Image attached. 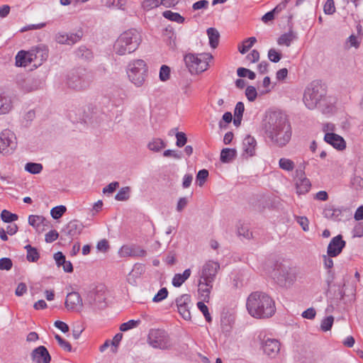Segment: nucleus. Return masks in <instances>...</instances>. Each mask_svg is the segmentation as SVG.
<instances>
[{
  "label": "nucleus",
  "instance_id": "nucleus-1",
  "mask_svg": "<svg viewBox=\"0 0 363 363\" xmlns=\"http://www.w3.org/2000/svg\"><path fill=\"white\" fill-rule=\"evenodd\" d=\"M264 132L271 144L279 147L286 146L292 135L291 127L286 116L280 111H274L269 114Z\"/></svg>",
  "mask_w": 363,
  "mask_h": 363
},
{
  "label": "nucleus",
  "instance_id": "nucleus-2",
  "mask_svg": "<svg viewBox=\"0 0 363 363\" xmlns=\"http://www.w3.org/2000/svg\"><path fill=\"white\" fill-rule=\"evenodd\" d=\"M246 307L249 314L255 318H268L276 311L274 300L265 293L259 291L248 296Z\"/></svg>",
  "mask_w": 363,
  "mask_h": 363
},
{
  "label": "nucleus",
  "instance_id": "nucleus-3",
  "mask_svg": "<svg viewBox=\"0 0 363 363\" xmlns=\"http://www.w3.org/2000/svg\"><path fill=\"white\" fill-rule=\"evenodd\" d=\"M142 42L140 33L136 29H129L121 33L116 40L113 48L118 55H125L135 52Z\"/></svg>",
  "mask_w": 363,
  "mask_h": 363
},
{
  "label": "nucleus",
  "instance_id": "nucleus-4",
  "mask_svg": "<svg viewBox=\"0 0 363 363\" xmlns=\"http://www.w3.org/2000/svg\"><path fill=\"white\" fill-rule=\"evenodd\" d=\"M126 73L129 81L136 87L144 85L148 74L147 63L141 59L130 61L126 68Z\"/></svg>",
  "mask_w": 363,
  "mask_h": 363
},
{
  "label": "nucleus",
  "instance_id": "nucleus-5",
  "mask_svg": "<svg viewBox=\"0 0 363 363\" xmlns=\"http://www.w3.org/2000/svg\"><path fill=\"white\" fill-rule=\"evenodd\" d=\"M212 59L213 56L210 53H189L184 56V60L189 72L191 74H198L208 69Z\"/></svg>",
  "mask_w": 363,
  "mask_h": 363
},
{
  "label": "nucleus",
  "instance_id": "nucleus-6",
  "mask_svg": "<svg viewBox=\"0 0 363 363\" xmlns=\"http://www.w3.org/2000/svg\"><path fill=\"white\" fill-rule=\"evenodd\" d=\"M93 79L94 76L90 71L84 68H78L69 73L67 84L71 89L83 90L89 87Z\"/></svg>",
  "mask_w": 363,
  "mask_h": 363
},
{
  "label": "nucleus",
  "instance_id": "nucleus-7",
  "mask_svg": "<svg viewBox=\"0 0 363 363\" xmlns=\"http://www.w3.org/2000/svg\"><path fill=\"white\" fill-rule=\"evenodd\" d=\"M272 278L281 286L289 287L296 280L295 269L281 263H277L271 272Z\"/></svg>",
  "mask_w": 363,
  "mask_h": 363
},
{
  "label": "nucleus",
  "instance_id": "nucleus-8",
  "mask_svg": "<svg viewBox=\"0 0 363 363\" xmlns=\"http://www.w3.org/2000/svg\"><path fill=\"white\" fill-rule=\"evenodd\" d=\"M324 96L325 91L321 84L318 82H313L306 89L303 101L308 109L313 110Z\"/></svg>",
  "mask_w": 363,
  "mask_h": 363
},
{
  "label": "nucleus",
  "instance_id": "nucleus-9",
  "mask_svg": "<svg viewBox=\"0 0 363 363\" xmlns=\"http://www.w3.org/2000/svg\"><path fill=\"white\" fill-rule=\"evenodd\" d=\"M17 147V140L13 132L9 129L0 133V154L8 156L14 152Z\"/></svg>",
  "mask_w": 363,
  "mask_h": 363
},
{
  "label": "nucleus",
  "instance_id": "nucleus-10",
  "mask_svg": "<svg viewBox=\"0 0 363 363\" xmlns=\"http://www.w3.org/2000/svg\"><path fill=\"white\" fill-rule=\"evenodd\" d=\"M147 342L151 347L155 349L166 350L170 346L167 333L160 329L150 330Z\"/></svg>",
  "mask_w": 363,
  "mask_h": 363
},
{
  "label": "nucleus",
  "instance_id": "nucleus-11",
  "mask_svg": "<svg viewBox=\"0 0 363 363\" xmlns=\"http://www.w3.org/2000/svg\"><path fill=\"white\" fill-rule=\"evenodd\" d=\"M219 269L220 264L218 262L208 261L203 265L199 277L208 282H214Z\"/></svg>",
  "mask_w": 363,
  "mask_h": 363
},
{
  "label": "nucleus",
  "instance_id": "nucleus-12",
  "mask_svg": "<svg viewBox=\"0 0 363 363\" xmlns=\"http://www.w3.org/2000/svg\"><path fill=\"white\" fill-rule=\"evenodd\" d=\"M30 53L32 62L34 63L35 67L41 65L48 57V49L43 45L31 48Z\"/></svg>",
  "mask_w": 363,
  "mask_h": 363
},
{
  "label": "nucleus",
  "instance_id": "nucleus-13",
  "mask_svg": "<svg viewBox=\"0 0 363 363\" xmlns=\"http://www.w3.org/2000/svg\"><path fill=\"white\" fill-rule=\"evenodd\" d=\"M146 255L147 252L145 250L135 245H123L118 250V255L120 257H145Z\"/></svg>",
  "mask_w": 363,
  "mask_h": 363
},
{
  "label": "nucleus",
  "instance_id": "nucleus-14",
  "mask_svg": "<svg viewBox=\"0 0 363 363\" xmlns=\"http://www.w3.org/2000/svg\"><path fill=\"white\" fill-rule=\"evenodd\" d=\"M176 303L178 312L182 317L186 320L191 319V313L189 305L191 303V296L189 294H183L176 299Z\"/></svg>",
  "mask_w": 363,
  "mask_h": 363
},
{
  "label": "nucleus",
  "instance_id": "nucleus-15",
  "mask_svg": "<svg viewBox=\"0 0 363 363\" xmlns=\"http://www.w3.org/2000/svg\"><path fill=\"white\" fill-rule=\"evenodd\" d=\"M345 244L346 242L342 240L341 235L333 238L328 246V256L337 257L339 255L345 247Z\"/></svg>",
  "mask_w": 363,
  "mask_h": 363
},
{
  "label": "nucleus",
  "instance_id": "nucleus-16",
  "mask_svg": "<svg viewBox=\"0 0 363 363\" xmlns=\"http://www.w3.org/2000/svg\"><path fill=\"white\" fill-rule=\"evenodd\" d=\"M264 353L269 357H275L280 351V342L273 338H267L262 343Z\"/></svg>",
  "mask_w": 363,
  "mask_h": 363
},
{
  "label": "nucleus",
  "instance_id": "nucleus-17",
  "mask_svg": "<svg viewBox=\"0 0 363 363\" xmlns=\"http://www.w3.org/2000/svg\"><path fill=\"white\" fill-rule=\"evenodd\" d=\"M82 299L77 292H71L67 295L65 307L69 311H80L82 309Z\"/></svg>",
  "mask_w": 363,
  "mask_h": 363
},
{
  "label": "nucleus",
  "instance_id": "nucleus-18",
  "mask_svg": "<svg viewBox=\"0 0 363 363\" xmlns=\"http://www.w3.org/2000/svg\"><path fill=\"white\" fill-rule=\"evenodd\" d=\"M325 141L338 150L346 147V143L342 137L333 133H326L324 136Z\"/></svg>",
  "mask_w": 363,
  "mask_h": 363
},
{
  "label": "nucleus",
  "instance_id": "nucleus-19",
  "mask_svg": "<svg viewBox=\"0 0 363 363\" xmlns=\"http://www.w3.org/2000/svg\"><path fill=\"white\" fill-rule=\"evenodd\" d=\"M32 359L36 363H50L51 357L44 346L35 348L31 354Z\"/></svg>",
  "mask_w": 363,
  "mask_h": 363
},
{
  "label": "nucleus",
  "instance_id": "nucleus-20",
  "mask_svg": "<svg viewBox=\"0 0 363 363\" xmlns=\"http://www.w3.org/2000/svg\"><path fill=\"white\" fill-rule=\"evenodd\" d=\"M323 216L335 222H339L342 218V210L340 208H335L333 205H326L323 209Z\"/></svg>",
  "mask_w": 363,
  "mask_h": 363
},
{
  "label": "nucleus",
  "instance_id": "nucleus-21",
  "mask_svg": "<svg viewBox=\"0 0 363 363\" xmlns=\"http://www.w3.org/2000/svg\"><path fill=\"white\" fill-rule=\"evenodd\" d=\"M213 282H208L204 279H199L198 284V292L202 298L203 301L208 302L210 299V294L213 289Z\"/></svg>",
  "mask_w": 363,
  "mask_h": 363
},
{
  "label": "nucleus",
  "instance_id": "nucleus-22",
  "mask_svg": "<svg viewBox=\"0 0 363 363\" xmlns=\"http://www.w3.org/2000/svg\"><path fill=\"white\" fill-rule=\"evenodd\" d=\"M84 226L82 223L78 220H74L69 222L63 229V232L68 235L70 238L79 235Z\"/></svg>",
  "mask_w": 363,
  "mask_h": 363
},
{
  "label": "nucleus",
  "instance_id": "nucleus-23",
  "mask_svg": "<svg viewBox=\"0 0 363 363\" xmlns=\"http://www.w3.org/2000/svg\"><path fill=\"white\" fill-rule=\"evenodd\" d=\"M257 142L256 140L250 136H246L242 142L243 152L248 157L253 156L255 154Z\"/></svg>",
  "mask_w": 363,
  "mask_h": 363
},
{
  "label": "nucleus",
  "instance_id": "nucleus-24",
  "mask_svg": "<svg viewBox=\"0 0 363 363\" xmlns=\"http://www.w3.org/2000/svg\"><path fill=\"white\" fill-rule=\"evenodd\" d=\"M30 50H20L16 56V65L17 67H26L32 63Z\"/></svg>",
  "mask_w": 363,
  "mask_h": 363
},
{
  "label": "nucleus",
  "instance_id": "nucleus-25",
  "mask_svg": "<svg viewBox=\"0 0 363 363\" xmlns=\"http://www.w3.org/2000/svg\"><path fill=\"white\" fill-rule=\"evenodd\" d=\"M45 221V218L42 216L30 215L28 217V223L37 231L43 230Z\"/></svg>",
  "mask_w": 363,
  "mask_h": 363
},
{
  "label": "nucleus",
  "instance_id": "nucleus-26",
  "mask_svg": "<svg viewBox=\"0 0 363 363\" xmlns=\"http://www.w3.org/2000/svg\"><path fill=\"white\" fill-rule=\"evenodd\" d=\"M295 184L298 195L308 193L311 187V183L308 178L295 181Z\"/></svg>",
  "mask_w": 363,
  "mask_h": 363
},
{
  "label": "nucleus",
  "instance_id": "nucleus-27",
  "mask_svg": "<svg viewBox=\"0 0 363 363\" xmlns=\"http://www.w3.org/2000/svg\"><path fill=\"white\" fill-rule=\"evenodd\" d=\"M206 33L208 37L210 46L213 49L216 48L219 43V32L215 28H208L206 30Z\"/></svg>",
  "mask_w": 363,
  "mask_h": 363
},
{
  "label": "nucleus",
  "instance_id": "nucleus-28",
  "mask_svg": "<svg viewBox=\"0 0 363 363\" xmlns=\"http://www.w3.org/2000/svg\"><path fill=\"white\" fill-rule=\"evenodd\" d=\"M191 275V269H186L182 274H176L172 279V285L175 287L181 286Z\"/></svg>",
  "mask_w": 363,
  "mask_h": 363
},
{
  "label": "nucleus",
  "instance_id": "nucleus-29",
  "mask_svg": "<svg viewBox=\"0 0 363 363\" xmlns=\"http://www.w3.org/2000/svg\"><path fill=\"white\" fill-rule=\"evenodd\" d=\"M296 38V34L293 31L290 30L289 32L285 33L279 37L277 39V44L279 45L289 47Z\"/></svg>",
  "mask_w": 363,
  "mask_h": 363
},
{
  "label": "nucleus",
  "instance_id": "nucleus-30",
  "mask_svg": "<svg viewBox=\"0 0 363 363\" xmlns=\"http://www.w3.org/2000/svg\"><path fill=\"white\" fill-rule=\"evenodd\" d=\"M236 153L235 149L224 148L221 150L220 160L223 163H229L235 158Z\"/></svg>",
  "mask_w": 363,
  "mask_h": 363
},
{
  "label": "nucleus",
  "instance_id": "nucleus-31",
  "mask_svg": "<svg viewBox=\"0 0 363 363\" xmlns=\"http://www.w3.org/2000/svg\"><path fill=\"white\" fill-rule=\"evenodd\" d=\"M166 147V143L161 138H152L147 144V148L155 152H158Z\"/></svg>",
  "mask_w": 363,
  "mask_h": 363
},
{
  "label": "nucleus",
  "instance_id": "nucleus-32",
  "mask_svg": "<svg viewBox=\"0 0 363 363\" xmlns=\"http://www.w3.org/2000/svg\"><path fill=\"white\" fill-rule=\"evenodd\" d=\"M12 108L11 100L9 97L0 95V114L9 113Z\"/></svg>",
  "mask_w": 363,
  "mask_h": 363
},
{
  "label": "nucleus",
  "instance_id": "nucleus-33",
  "mask_svg": "<svg viewBox=\"0 0 363 363\" xmlns=\"http://www.w3.org/2000/svg\"><path fill=\"white\" fill-rule=\"evenodd\" d=\"M164 18L178 23H184L185 19L179 13L173 12L172 11H165L162 13Z\"/></svg>",
  "mask_w": 363,
  "mask_h": 363
},
{
  "label": "nucleus",
  "instance_id": "nucleus-34",
  "mask_svg": "<svg viewBox=\"0 0 363 363\" xmlns=\"http://www.w3.org/2000/svg\"><path fill=\"white\" fill-rule=\"evenodd\" d=\"M25 249L27 251L26 259L28 262H35L40 258L39 252L35 247H32L30 245L25 246Z\"/></svg>",
  "mask_w": 363,
  "mask_h": 363
},
{
  "label": "nucleus",
  "instance_id": "nucleus-35",
  "mask_svg": "<svg viewBox=\"0 0 363 363\" xmlns=\"http://www.w3.org/2000/svg\"><path fill=\"white\" fill-rule=\"evenodd\" d=\"M279 167L284 171L291 172L295 168V163L291 159L281 157L279 160Z\"/></svg>",
  "mask_w": 363,
  "mask_h": 363
},
{
  "label": "nucleus",
  "instance_id": "nucleus-36",
  "mask_svg": "<svg viewBox=\"0 0 363 363\" xmlns=\"http://www.w3.org/2000/svg\"><path fill=\"white\" fill-rule=\"evenodd\" d=\"M256 42L257 39L255 37H250L245 39L242 45L238 46L239 52L242 54L246 53Z\"/></svg>",
  "mask_w": 363,
  "mask_h": 363
},
{
  "label": "nucleus",
  "instance_id": "nucleus-37",
  "mask_svg": "<svg viewBox=\"0 0 363 363\" xmlns=\"http://www.w3.org/2000/svg\"><path fill=\"white\" fill-rule=\"evenodd\" d=\"M25 170L30 174H39L43 170V165L40 163L28 162L25 166Z\"/></svg>",
  "mask_w": 363,
  "mask_h": 363
},
{
  "label": "nucleus",
  "instance_id": "nucleus-38",
  "mask_svg": "<svg viewBox=\"0 0 363 363\" xmlns=\"http://www.w3.org/2000/svg\"><path fill=\"white\" fill-rule=\"evenodd\" d=\"M162 0H144L141 5L145 11H150L162 5Z\"/></svg>",
  "mask_w": 363,
  "mask_h": 363
},
{
  "label": "nucleus",
  "instance_id": "nucleus-39",
  "mask_svg": "<svg viewBox=\"0 0 363 363\" xmlns=\"http://www.w3.org/2000/svg\"><path fill=\"white\" fill-rule=\"evenodd\" d=\"M76 55L79 58L84 60H90L92 58V52L86 47H80L76 52Z\"/></svg>",
  "mask_w": 363,
  "mask_h": 363
},
{
  "label": "nucleus",
  "instance_id": "nucleus-40",
  "mask_svg": "<svg viewBox=\"0 0 363 363\" xmlns=\"http://www.w3.org/2000/svg\"><path fill=\"white\" fill-rule=\"evenodd\" d=\"M333 322L334 317L333 315L324 318L320 323V329L324 332L330 330L333 326Z\"/></svg>",
  "mask_w": 363,
  "mask_h": 363
},
{
  "label": "nucleus",
  "instance_id": "nucleus-41",
  "mask_svg": "<svg viewBox=\"0 0 363 363\" xmlns=\"http://www.w3.org/2000/svg\"><path fill=\"white\" fill-rule=\"evenodd\" d=\"M66 207L65 206L60 205L52 208L50 211V215L54 219H58L62 216V215L66 212Z\"/></svg>",
  "mask_w": 363,
  "mask_h": 363
},
{
  "label": "nucleus",
  "instance_id": "nucleus-42",
  "mask_svg": "<svg viewBox=\"0 0 363 363\" xmlns=\"http://www.w3.org/2000/svg\"><path fill=\"white\" fill-rule=\"evenodd\" d=\"M237 74L240 77H248L250 79H255L256 74L254 72L244 67H239Z\"/></svg>",
  "mask_w": 363,
  "mask_h": 363
},
{
  "label": "nucleus",
  "instance_id": "nucleus-43",
  "mask_svg": "<svg viewBox=\"0 0 363 363\" xmlns=\"http://www.w3.org/2000/svg\"><path fill=\"white\" fill-rule=\"evenodd\" d=\"M1 219L5 223H11L18 219V216L7 210H3L1 213Z\"/></svg>",
  "mask_w": 363,
  "mask_h": 363
},
{
  "label": "nucleus",
  "instance_id": "nucleus-44",
  "mask_svg": "<svg viewBox=\"0 0 363 363\" xmlns=\"http://www.w3.org/2000/svg\"><path fill=\"white\" fill-rule=\"evenodd\" d=\"M140 321L139 320H130L128 322L123 323L120 326V330L123 332L128 331L130 329L135 328L138 326Z\"/></svg>",
  "mask_w": 363,
  "mask_h": 363
},
{
  "label": "nucleus",
  "instance_id": "nucleus-45",
  "mask_svg": "<svg viewBox=\"0 0 363 363\" xmlns=\"http://www.w3.org/2000/svg\"><path fill=\"white\" fill-rule=\"evenodd\" d=\"M171 70L169 67L163 65L161 66L160 69L159 77L162 82L167 81L170 77Z\"/></svg>",
  "mask_w": 363,
  "mask_h": 363
},
{
  "label": "nucleus",
  "instance_id": "nucleus-46",
  "mask_svg": "<svg viewBox=\"0 0 363 363\" xmlns=\"http://www.w3.org/2000/svg\"><path fill=\"white\" fill-rule=\"evenodd\" d=\"M129 192H130L129 187L126 186V187L121 188L118 191V192L116 194V195L115 196L116 200H117V201L127 200L129 197Z\"/></svg>",
  "mask_w": 363,
  "mask_h": 363
},
{
  "label": "nucleus",
  "instance_id": "nucleus-47",
  "mask_svg": "<svg viewBox=\"0 0 363 363\" xmlns=\"http://www.w3.org/2000/svg\"><path fill=\"white\" fill-rule=\"evenodd\" d=\"M204 301H199L197 303V307L201 311V312L204 315L206 320L207 322L210 323L211 322V316L208 312V308L207 306L203 303Z\"/></svg>",
  "mask_w": 363,
  "mask_h": 363
},
{
  "label": "nucleus",
  "instance_id": "nucleus-48",
  "mask_svg": "<svg viewBox=\"0 0 363 363\" xmlns=\"http://www.w3.org/2000/svg\"><path fill=\"white\" fill-rule=\"evenodd\" d=\"M25 82H26L25 89L26 91H28L37 89L40 84V82H38L36 79H35L33 78L27 79L25 81Z\"/></svg>",
  "mask_w": 363,
  "mask_h": 363
},
{
  "label": "nucleus",
  "instance_id": "nucleus-49",
  "mask_svg": "<svg viewBox=\"0 0 363 363\" xmlns=\"http://www.w3.org/2000/svg\"><path fill=\"white\" fill-rule=\"evenodd\" d=\"M208 176V172L206 169L199 170L196 175V183L199 186H202Z\"/></svg>",
  "mask_w": 363,
  "mask_h": 363
},
{
  "label": "nucleus",
  "instance_id": "nucleus-50",
  "mask_svg": "<svg viewBox=\"0 0 363 363\" xmlns=\"http://www.w3.org/2000/svg\"><path fill=\"white\" fill-rule=\"evenodd\" d=\"M168 296V291L167 288H162L159 290V291L155 294V296L152 298V301L155 303L160 302L164 300Z\"/></svg>",
  "mask_w": 363,
  "mask_h": 363
},
{
  "label": "nucleus",
  "instance_id": "nucleus-51",
  "mask_svg": "<svg viewBox=\"0 0 363 363\" xmlns=\"http://www.w3.org/2000/svg\"><path fill=\"white\" fill-rule=\"evenodd\" d=\"M245 96L250 101H254L257 96V92L255 87L253 86H248L245 89Z\"/></svg>",
  "mask_w": 363,
  "mask_h": 363
},
{
  "label": "nucleus",
  "instance_id": "nucleus-52",
  "mask_svg": "<svg viewBox=\"0 0 363 363\" xmlns=\"http://www.w3.org/2000/svg\"><path fill=\"white\" fill-rule=\"evenodd\" d=\"M55 338L57 341L59 345L65 351L71 352L72 346L69 342L64 340L60 335H55Z\"/></svg>",
  "mask_w": 363,
  "mask_h": 363
},
{
  "label": "nucleus",
  "instance_id": "nucleus-53",
  "mask_svg": "<svg viewBox=\"0 0 363 363\" xmlns=\"http://www.w3.org/2000/svg\"><path fill=\"white\" fill-rule=\"evenodd\" d=\"M13 267V262L10 258L3 257L0 259V269L10 270Z\"/></svg>",
  "mask_w": 363,
  "mask_h": 363
},
{
  "label": "nucleus",
  "instance_id": "nucleus-54",
  "mask_svg": "<svg viewBox=\"0 0 363 363\" xmlns=\"http://www.w3.org/2000/svg\"><path fill=\"white\" fill-rule=\"evenodd\" d=\"M267 56L272 62H278L281 58V54L274 48L269 49Z\"/></svg>",
  "mask_w": 363,
  "mask_h": 363
},
{
  "label": "nucleus",
  "instance_id": "nucleus-55",
  "mask_svg": "<svg viewBox=\"0 0 363 363\" xmlns=\"http://www.w3.org/2000/svg\"><path fill=\"white\" fill-rule=\"evenodd\" d=\"M296 222L301 226L303 231L307 232L309 230V221L305 216H296Z\"/></svg>",
  "mask_w": 363,
  "mask_h": 363
},
{
  "label": "nucleus",
  "instance_id": "nucleus-56",
  "mask_svg": "<svg viewBox=\"0 0 363 363\" xmlns=\"http://www.w3.org/2000/svg\"><path fill=\"white\" fill-rule=\"evenodd\" d=\"M323 11L325 14L331 15L335 11V7L333 0H327L324 6Z\"/></svg>",
  "mask_w": 363,
  "mask_h": 363
},
{
  "label": "nucleus",
  "instance_id": "nucleus-57",
  "mask_svg": "<svg viewBox=\"0 0 363 363\" xmlns=\"http://www.w3.org/2000/svg\"><path fill=\"white\" fill-rule=\"evenodd\" d=\"M352 186L357 189H362L363 188V179L359 176H354L351 180Z\"/></svg>",
  "mask_w": 363,
  "mask_h": 363
},
{
  "label": "nucleus",
  "instance_id": "nucleus-58",
  "mask_svg": "<svg viewBox=\"0 0 363 363\" xmlns=\"http://www.w3.org/2000/svg\"><path fill=\"white\" fill-rule=\"evenodd\" d=\"M176 138H177L176 145L177 147H182L186 143V141H187L186 136L185 133H184L182 132L177 133Z\"/></svg>",
  "mask_w": 363,
  "mask_h": 363
},
{
  "label": "nucleus",
  "instance_id": "nucleus-59",
  "mask_svg": "<svg viewBox=\"0 0 363 363\" xmlns=\"http://www.w3.org/2000/svg\"><path fill=\"white\" fill-rule=\"evenodd\" d=\"M209 2L207 0H200L195 2L192 5V9L194 11L201 10V9H206L208 6Z\"/></svg>",
  "mask_w": 363,
  "mask_h": 363
},
{
  "label": "nucleus",
  "instance_id": "nucleus-60",
  "mask_svg": "<svg viewBox=\"0 0 363 363\" xmlns=\"http://www.w3.org/2000/svg\"><path fill=\"white\" fill-rule=\"evenodd\" d=\"M347 44L348 48L354 47L357 48L359 46L360 42L358 40L357 36L354 35H351L347 40Z\"/></svg>",
  "mask_w": 363,
  "mask_h": 363
},
{
  "label": "nucleus",
  "instance_id": "nucleus-61",
  "mask_svg": "<svg viewBox=\"0 0 363 363\" xmlns=\"http://www.w3.org/2000/svg\"><path fill=\"white\" fill-rule=\"evenodd\" d=\"M353 237L361 238L363 236V223H358L352 230Z\"/></svg>",
  "mask_w": 363,
  "mask_h": 363
},
{
  "label": "nucleus",
  "instance_id": "nucleus-62",
  "mask_svg": "<svg viewBox=\"0 0 363 363\" xmlns=\"http://www.w3.org/2000/svg\"><path fill=\"white\" fill-rule=\"evenodd\" d=\"M315 315H316V311L313 308H308L307 310L304 311L301 315L303 318H306V319H309V320H313L315 318Z\"/></svg>",
  "mask_w": 363,
  "mask_h": 363
},
{
  "label": "nucleus",
  "instance_id": "nucleus-63",
  "mask_svg": "<svg viewBox=\"0 0 363 363\" xmlns=\"http://www.w3.org/2000/svg\"><path fill=\"white\" fill-rule=\"evenodd\" d=\"M304 169L305 167H302L301 165H300L295 171V174H294V180L295 181H297V180H299V179H305V178H307L306 177V174H305V171H304Z\"/></svg>",
  "mask_w": 363,
  "mask_h": 363
},
{
  "label": "nucleus",
  "instance_id": "nucleus-64",
  "mask_svg": "<svg viewBox=\"0 0 363 363\" xmlns=\"http://www.w3.org/2000/svg\"><path fill=\"white\" fill-rule=\"evenodd\" d=\"M244 111H245L244 104L241 101H239L235 105V110H234V116H238V117H242Z\"/></svg>",
  "mask_w": 363,
  "mask_h": 363
}]
</instances>
